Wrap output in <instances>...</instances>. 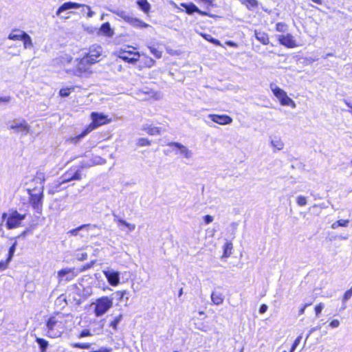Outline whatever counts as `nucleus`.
I'll return each instance as SVG.
<instances>
[{"mask_svg": "<svg viewBox=\"0 0 352 352\" xmlns=\"http://www.w3.org/2000/svg\"><path fill=\"white\" fill-rule=\"evenodd\" d=\"M16 243H14L10 248V250H9V254H8V261H10L12 256H13V254L14 253V251H15V248H16Z\"/></svg>", "mask_w": 352, "mask_h": 352, "instance_id": "obj_41", "label": "nucleus"}, {"mask_svg": "<svg viewBox=\"0 0 352 352\" xmlns=\"http://www.w3.org/2000/svg\"><path fill=\"white\" fill-rule=\"evenodd\" d=\"M96 225H91V224H84L78 226L75 229L70 230L67 232L68 235L72 236H79L80 238H84L85 236V232L87 234L89 230L91 228H96Z\"/></svg>", "mask_w": 352, "mask_h": 352, "instance_id": "obj_10", "label": "nucleus"}, {"mask_svg": "<svg viewBox=\"0 0 352 352\" xmlns=\"http://www.w3.org/2000/svg\"><path fill=\"white\" fill-rule=\"evenodd\" d=\"M296 203L300 206H303L307 204V198L304 196L300 195L296 199Z\"/></svg>", "mask_w": 352, "mask_h": 352, "instance_id": "obj_37", "label": "nucleus"}, {"mask_svg": "<svg viewBox=\"0 0 352 352\" xmlns=\"http://www.w3.org/2000/svg\"><path fill=\"white\" fill-rule=\"evenodd\" d=\"M25 217V214H21L17 211L13 212L7 220V226L9 229H12L19 226L22 220Z\"/></svg>", "mask_w": 352, "mask_h": 352, "instance_id": "obj_11", "label": "nucleus"}, {"mask_svg": "<svg viewBox=\"0 0 352 352\" xmlns=\"http://www.w3.org/2000/svg\"><path fill=\"white\" fill-rule=\"evenodd\" d=\"M77 64L76 69L74 70L73 74L76 76H80L82 73L87 72L89 67L94 64L89 59L85 56L80 60H76Z\"/></svg>", "mask_w": 352, "mask_h": 352, "instance_id": "obj_7", "label": "nucleus"}, {"mask_svg": "<svg viewBox=\"0 0 352 352\" xmlns=\"http://www.w3.org/2000/svg\"><path fill=\"white\" fill-rule=\"evenodd\" d=\"M33 182L39 184L40 186L32 190L28 189L30 202L33 208L38 212H41L43 206V189L45 175L41 172L36 173Z\"/></svg>", "mask_w": 352, "mask_h": 352, "instance_id": "obj_1", "label": "nucleus"}, {"mask_svg": "<svg viewBox=\"0 0 352 352\" xmlns=\"http://www.w3.org/2000/svg\"><path fill=\"white\" fill-rule=\"evenodd\" d=\"M277 38L281 45L288 48H294L297 46L294 36L290 34H287L286 35H278Z\"/></svg>", "mask_w": 352, "mask_h": 352, "instance_id": "obj_13", "label": "nucleus"}, {"mask_svg": "<svg viewBox=\"0 0 352 352\" xmlns=\"http://www.w3.org/2000/svg\"><path fill=\"white\" fill-rule=\"evenodd\" d=\"M9 262L10 261H8V260H6V261H0V270H6L8 267Z\"/></svg>", "mask_w": 352, "mask_h": 352, "instance_id": "obj_52", "label": "nucleus"}, {"mask_svg": "<svg viewBox=\"0 0 352 352\" xmlns=\"http://www.w3.org/2000/svg\"><path fill=\"white\" fill-rule=\"evenodd\" d=\"M267 310V306L265 304L262 305L259 308V312L264 314Z\"/></svg>", "mask_w": 352, "mask_h": 352, "instance_id": "obj_55", "label": "nucleus"}, {"mask_svg": "<svg viewBox=\"0 0 352 352\" xmlns=\"http://www.w3.org/2000/svg\"><path fill=\"white\" fill-rule=\"evenodd\" d=\"M202 1L211 4L212 3V0H201Z\"/></svg>", "mask_w": 352, "mask_h": 352, "instance_id": "obj_63", "label": "nucleus"}, {"mask_svg": "<svg viewBox=\"0 0 352 352\" xmlns=\"http://www.w3.org/2000/svg\"><path fill=\"white\" fill-rule=\"evenodd\" d=\"M340 325V322L338 320H333L329 323V326L332 328H337Z\"/></svg>", "mask_w": 352, "mask_h": 352, "instance_id": "obj_53", "label": "nucleus"}, {"mask_svg": "<svg viewBox=\"0 0 352 352\" xmlns=\"http://www.w3.org/2000/svg\"><path fill=\"white\" fill-rule=\"evenodd\" d=\"M105 162V160L101 158L100 157H95L93 161L94 164H103Z\"/></svg>", "mask_w": 352, "mask_h": 352, "instance_id": "obj_46", "label": "nucleus"}, {"mask_svg": "<svg viewBox=\"0 0 352 352\" xmlns=\"http://www.w3.org/2000/svg\"><path fill=\"white\" fill-rule=\"evenodd\" d=\"M278 32H285L287 30V25L284 23H278L276 25Z\"/></svg>", "mask_w": 352, "mask_h": 352, "instance_id": "obj_39", "label": "nucleus"}, {"mask_svg": "<svg viewBox=\"0 0 352 352\" xmlns=\"http://www.w3.org/2000/svg\"><path fill=\"white\" fill-rule=\"evenodd\" d=\"M168 146L177 148L180 155L186 159H190L192 157L193 153L192 151L179 142H171L168 144Z\"/></svg>", "mask_w": 352, "mask_h": 352, "instance_id": "obj_16", "label": "nucleus"}, {"mask_svg": "<svg viewBox=\"0 0 352 352\" xmlns=\"http://www.w3.org/2000/svg\"><path fill=\"white\" fill-rule=\"evenodd\" d=\"M254 35L256 39L262 44L267 45L269 43V37L265 32L255 30Z\"/></svg>", "mask_w": 352, "mask_h": 352, "instance_id": "obj_24", "label": "nucleus"}, {"mask_svg": "<svg viewBox=\"0 0 352 352\" xmlns=\"http://www.w3.org/2000/svg\"><path fill=\"white\" fill-rule=\"evenodd\" d=\"M271 144L273 146V148L277 151H280L284 147V143L279 138H276L274 140H272L271 141Z\"/></svg>", "mask_w": 352, "mask_h": 352, "instance_id": "obj_30", "label": "nucleus"}, {"mask_svg": "<svg viewBox=\"0 0 352 352\" xmlns=\"http://www.w3.org/2000/svg\"><path fill=\"white\" fill-rule=\"evenodd\" d=\"M102 53V48L99 45H92L89 48V52L87 54L85 55L86 57H87L91 62H93L94 64L96 63L97 58L100 56Z\"/></svg>", "mask_w": 352, "mask_h": 352, "instance_id": "obj_17", "label": "nucleus"}, {"mask_svg": "<svg viewBox=\"0 0 352 352\" xmlns=\"http://www.w3.org/2000/svg\"><path fill=\"white\" fill-rule=\"evenodd\" d=\"M116 294L119 297V300H122L126 294V291H118L116 292Z\"/></svg>", "mask_w": 352, "mask_h": 352, "instance_id": "obj_54", "label": "nucleus"}, {"mask_svg": "<svg viewBox=\"0 0 352 352\" xmlns=\"http://www.w3.org/2000/svg\"><path fill=\"white\" fill-rule=\"evenodd\" d=\"M232 243L231 242H226L223 247V258H228L232 254Z\"/></svg>", "mask_w": 352, "mask_h": 352, "instance_id": "obj_27", "label": "nucleus"}, {"mask_svg": "<svg viewBox=\"0 0 352 352\" xmlns=\"http://www.w3.org/2000/svg\"><path fill=\"white\" fill-rule=\"evenodd\" d=\"M302 340V335L298 336L294 340L289 352H294Z\"/></svg>", "mask_w": 352, "mask_h": 352, "instance_id": "obj_38", "label": "nucleus"}, {"mask_svg": "<svg viewBox=\"0 0 352 352\" xmlns=\"http://www.w3.org/2000/svg\"><path fill=\"white\" fill-rule=\"evenodd\" d=\"M205 38L208 41H209L210 42H211L213 44H215V45H220V42L219 41L212 38L210 35H206L205 36Z\"/></svg>", "mask_w": 352, "mask_h": 352, "instance_id": "obj_45", "label": "nucleus"}, {"mask_svg": "<svg viewBox=\"0 0 352 352\" xmlns=\"http://www.w3.org/2000/svg\"><path fill=\"white\" fill-rule=\"evenodd\" d=\"M72 271H73V270L71 269V268H66V269H63V270H60L58 272V278H59V282H60L63 280H64L65 276H66V275H67L68 274L72 272Z\"/></svg>", "mask_w": 352, "mask_h": 352, "instance_id": "obj_32", "label": "nucleus"}, {"mask_svg": "<svg viewBox=\"0 0 352 352\" xmlns=\"http://www.w3.org/2000/svg\"><path fill=\"white\" fill-rule=\"evenodd\" d=\"M208 118L217 124L226 125L232 123V118L226 115L210 114Z\"/></svg>", "mask_w": 352, "mask_h": 352, "instance_id": "obj_15", "label": "nucleus"}, {"mask_svg": "<svg viewBox=\"0 0 352 352\" xmlns=\"http://www.w3.org/2000/svg\"><path fill=\"white\" fill-rule=\"evenodd\" d=\"M183 294V289L181 288L179 291L178 296L180 297Z\"/></svg>", "mask_w": 352, "mask_h": 352, "instance_id": "obj_64", "label": "nucleus"}, {"mask_svg": "<svg viewBox=\"0 0 352 352\" xmlns=\"http://www.w3.org/2000/svg\"><path fill=\"white\" fill-rule=\"evenodd\" d=\"M118 56L121 59L130 63H135L138 61L140 56L138 53H133L124 50L120 51Z\"/></svg>", "mask_w": 352, "mask_h": 352, "instance_id": "obj_14", "label": "nucleus"}, {"mask_svg": "<svg viewBox=\"0 0 352 352\" xmlns=\"http://www.w3.org/2000/svg\"><path fill=\"white\" fill-rule=\"evenodd\" d=\"M204 220L206 224H209L213 221V217L211 215L207 214L204 217Z\"/></svg>", "mask_w": 352, "mask_h": 352, "instance_id": "obj_50", "label": "nucleus"}, {"mask_svg": "<svg viewBox=\"0 0 352 352\" xmlns=\"http://www.w3.org/2000/svg\"><path fill=\"white\" fill-rule=\"evenodd\" d=\"M137 3L143 12L145 13L149 12L151 6L146 0H138Z\"/></svg>", "mask_w": 352, "mask_h": 352, "instance_id": "obj_28", "label": "nucleus"}, {"mask_svg": "<svg viewBox=\"0 0 352 352\" xmlns=\"http://www.w3.org/2000/svg\"><path fill=\"white\" fill-rule=\"evenodd\" d=\"M248 8L256 7L258 4L256 0H241Z\"/></svg>", "mask_w": 352, "mask_h": 352, "instance_id": "obj_35", "label": "nucleus"}, {"mask_svg": "<svg viewBox=\"0 0 352 352\" xmlns=\"http://www.w3.org/2000/svg\"><path fill=\"white\" fill-rule=\"evenodd\" d=\"M211 300L216 305H221L224 300V296L219 292H212L211 294Z\"/></svg>", "mask_w": 352, "mask_h": 352, "instance_id": "obj_23", "label": "nucleus"}, {"mask_svg": "<svg viewBox=\"0 0 352 352\" xmlns=\"http://www.w3.org/2000/svg\"><path fill=\"white\" fill-rule=\"evenodd\" d=\"M91 344L88 342H78L74 344V346L78 349H89Z\"/></svg>", "mask_w": 352, "mask_h": 352, "instance_id": "obj_36", "label": "nucleus"}, {"mask_svg": "<svg viewBox=\"0 0 352 352\" xmlns=\"http://www.w3.org/2000/svg\"><path fill=\"white\" fill-rule=\"evenodd\" d=\"M142 129L146 131L149 135H159L161 133L160 128L157 126H151L148 124H145L143 126Z\"/></svg>", "mask_w": 352, "mask_h": 352, "instance_id": "obj_25", "label": "nucleus"}, {"mask_svg": "<svg viewBox=\"0 0 352 352\" xmlns=\"http://www.w3.org/2000/svg\"><path fill=\"white\" fill-rule=\"evenodd\" d=\"M338 225L342 227H346L349 223L348 219H340L338 221Z\"/></svg>", "mask_w": 352, "mask_h": 352, "instance_id": "obj_51", "label": "nucleus"}, {"mask_svg": "<svg viewBox=\"0 0 352 352\" xmlns=\"http://www.w3.org/2000/svg\"><path fill=\"white\" fill-rule=\"evenodd\" d=\"M310 304H305L300 310H299V314H303L305 313V310L306 309V307L307 306H309Z\"/></svg>", "mask_w": 352, "mask_h": 352, "instance_id": "obj_58", "label": "nucleus"}, {"mask_svg": "<svg viewBox=\"0 0 352 352\" xmlns=\"http://www.w3.org/2000/svg\"><path fill=\"white\" fill-rule=\"evenodd\" d=\"M138 144L140 146H149L151 144V141L146 138H140L138 140Z\"/></svg>", "mask_w": 352, "mask_h": 352, "instance_id": "obj_40", "label": "nucleus"}, {"mask_svg": "<svg viewBox=\"0 0 352 352\" xmlns=\"http://www.w3.org/2000/svg\"><path fill=\"white\" fill-rule=\"evenodd\" d=\"M110 11L122 19L125 22L130 24L134 28H148L149 26L148 24L144 23V21H141L140 19L133 16L130 13L127 12L126 11L122 10H110Z\"/></svg>", "mask_w": 352, "mask_h": 352, "instance_id": "obj_2", "label": "nucleus"}, {"mask_svg": "<svg viewBox=\"0 0 352 352\" xmlns=\"http://www.w3.org/2000/svg\"><path fill=\"white\" fill-rule=\"evenodd\" d=\"M100 31L103 34L109 37L113 35V31L111 30L109 23H103L100 28Z\"/></svg>", "mask_w": 352, "mask_h": 352, "instance_id": "obj_26", "label": "nucleus"}, {"mask_svg": "<svg viewBox=\"0 0 352 352\" xmlns=\"http://www.w3.org/2000/svg\"><path fill=\"white\" fill-rule=\"evenodd\" d=\"M11 100L10 96L0 97V102H8Z\"/></svg>", "mask_w": 352, "mask_h": 352, "instance_id": "obj_56", "label": "nucleus"}, {"mask_svg": "<svg viewBox=\"0 0 352 352\" xmlns=\"http://www.w3.org/2000/svg\"><path fill=\"white\" fill-rule=\"evenodd\" d=\"M70 94V89L66 88V89H61L59 91V94L62 97H67Z\"/></svg>", "mask_w": 352, "mask_h": 352, "instance_id": "obj_44", "label": "nucleus"}, {"mask_svg": "<svg viewBox=\"0 0 352 352\" xmlns=\"http://www.w3.org/2000/svg\"><path fill=\"white\" fill-rule=\"evenodd\" d=\"M325 208L326 206L324 204H314L312 206V208Z\"/></svg>", "mask_w": 352, "mask_h": 352, "instance_id": "obj_59", "label": "nucleus"}, {"mask_svg": "<svg viewBox=\"0 0 352 352\" xmlns=\"http://www.w3.org/2000/svg\"><path fill=\"white\" fill-rule=\"evenodd\" d=\"M95 263H96V261H91L90 263H87V264L85 265L81 268L80 271H81V272H84V271H85V270H88V269L91 268V267L94 266V265L95 264Z\"/></svg>", "mask_w": 352, "mask_h": 352, "instance_id": "obj_47", "label": "nucleus"}, {"mask_svg": "<svg viewBox=\"0 0 352 352\" xmlns=\"http://www.w3.org/2000/svg\"><path fill=\"white\" fill-rule=\"evenodd\" d=\"M91 131V127H87L80 135L75 137H71L67 140V142L70 144H77L80 140L85 137L88 133Z\"/></svg>", "mask_w": 352, "mask_h": 352, "instance_id": "obj_21", "label": "nucleus"}, {"mask_svg": "<svg viewBox=\"0 0 352 352\" xmlns=\"http://www.w3.org/2000/svg\"><path fill=\"white\" fill-rule=\"evenodd\" d=\"M21 41H23V47L25 49L32 48L33 47V43H32V38L30 36V35L28 34L27 33H25L23 35V38Z\"/></svg>", "mask_w": 352, "mask_h": 352, "instance_id": "obj_29", "label": "nucleus"}, {"mask_svg": "<svg viewBox=\"0 0 352 352\" xmlns=\"http://www.w3.org/2000/svg\"><path fill=\"white\" fill-rule=\"evenodd\" d=\"M113 221L118 223V226H124L129 229V231H133L135 229V225L126 222L125 220L120 218L118 214L113 213Z\"/></svg>", "mask_w": 352, "mask_h": 352, "instance_id": "obj_20", "label": "nucleus"}, {"mask_svg": "<svg viewBox=\"0 0 352 352\" xmlns=\"http://www.w3.org/2000/svg\"><path fill=\"white\" fill-rule=\"evenodd\" d=\"M323 307H324V305H323L322 303H319L318 305L316 306L315 311H316V315L317 316L320 315V314L321 313Z\"/></svg>", "mask_w": 352, "mask_h": 352, "instance_id": "obj_48", "label": "nucleus"}, {"mask_svg": "<svg viewBox=\"0 0 352 352\" xmlns=\"http://www.w3.org/2000/svg\"><path fill=\"white\" fill-rule=\"evenodd\" d=\"M313 2L316 3H318V4H322V1L321 0H311Z\"/></svg>", "mask_w": 352, "mask_h": 352, "instance_id": "obj_62", "label": "nucleus"}, {"mask_svg": "<svg viewBox=\"0 0 352 352\" xmlns=\"http://www.w3.org/2000/svg\"><path fill=\"white\" fill-rule=\"evenodd\" d=\"M24 31L15 29L12 31V32L8 35V39L12 41H21L23 38V35L25 34Z\"/></svg>", "mask_w": 352, "mask_h": 352, "instance_id": "obj_22", "label": "nucleus"}, {"mask_svg": "<svg viewBox=\"0 0 352 352\" xmlns=\"http://www.w3.org/2000/svg\"><path fill=\"white\" fill-rule=\"evenodd\" d=\"M151 52L155 56V58H160L162 57V52L155 47L154 46H148Z\"/></svg>", "mask_w": 352, "mask_h": 352, "instance_id": "obj_34", "label": "nucleus"}, {"mask_svg": "<svg viewBox=\"0 0 352 352\" xmlns=\"http://www.w3.org/2000/svg\"><path fill=\"white\" fill-rule=\"evenodd\" d=\"M122 318V314H120L119 316H116L115 319L111 322L110 327H111L114 330L117 329L118 324L120 323Z\"/></svg>", "mask_w": 352, "mask_h": 352, "instance_id": "obj_33", "label": "nucleus"}, {"mask_svg": "<svg viewBox=\"0 0 352 352\" xmlns=\"http://www.w3.org/2000/svg\"><path fill=\"white\" fill-rule=\"evenodd\" d=\"M36 341L39 345L41 352H45V350L48 346V342L45 339L40 338H36Z\"/></svg>", "mask_w": 352, "mask_h": 352, "instance_id": "obj_31", "label": "nucleus"}, {"mask_svg": "<svg viewBox=\"0 0 352 352\" xmlns=\"http://www.w3.org/2000/svg\"><path fill=\"white\" fill-rule=\"evenodd\" d=\"M94 305V314L97 317L103 316L112 306L113 300L108 296H102L92 303Z\"/></svg>", "mask_w": 352, "mask_h": 352, "instance_id": "obj_4", "label": "nucleus"}, {"mask_svg": "<svg viewBox=\"0 0 352 352\" xmlns=\"http://www.w3.org/2000/svg\"><path fill=\"white\" fill-rule=\"evenodd\" d=\"M76 258L78 261H84L87 258V254L86 252L78 253L76 254Z\"/></svg>", "mask_w": 352, "mask_h": 352, "instance_id": "obj_43", "label": "nucleus"}, {"mask_svg": "<svg viewBox=\"0 0 352 352\" xmlns=\"http://www.w3.org/2000/svg\"><path fill=\"white\" fill-rule=\"evenodd\" d=\"M80 179L81 175L79 170H75L74 172L71 170L63 175L62 183H66L72 180H80Z\"/></svg>", "mask_w": 352, "mask_h": 352, "instance_id": "obj_18", "label": "nucleus"}, {"mask_svg": "<svg viewBox=\"0 0 352 352\" xmlns=\"http://www.w3.org/2000/svg\"><path fill=\"white\" fill-rule=\"evenodd\" d=\"M318 329V327H313L312 329H311V330L309 331V332L308 333V334L306 336V339H305V341H307V340L309 338V337L310 336V335L315 331H316L317 329ZM306 342H305V343Z\"/></svg>", "mask_w": 352, "mask_h": 352, "instance_id": "obj_57", "label": "nucleus"}, {"mask_svg": "<svg viewBox=\"0 0 352 352\" xmlns=\"http://www.w3.org/2000/svg\"><path fill=\"white\" fill-rule=\"evenodd\" d=\"M352 296V286H351V288L349 290H347L344 294V296H343V301H346L348 300L349 298H351Z\"/></svg>", "mask_w": 352, "mask_h": 352, "instance_id": "obj_42", "label": "nucleus"}, {"mask_svg": "<svg viewBox=\"0 0 352 352\" xmlns=\"http://www.w3.org/2000/svg\"><path fill=\"white\" fill-rule=\"evenodd\" d=\"M340 226L338 225V222H336V223H333L331 226V228L333 229H336L338 227H339Z\"/></svg>", "mask_w": 352, "mask_h": 352, "instance_id": "obj_61", "label": "nucleus"}, {"mask_svg": "<svg viewBox=\"0 0 352 352\" xmlns=\"http://www.w3.org/2000/svg\"><path fill=\"white\" fill-rule=\"evenodd\" d=\"M81 7H85L88 10V12H87L88 17H92L94 16V12L93 11H91L90 6H85V5L80 4V3H76V2H72V1L65 2L63 4H62L57 10L56 14L58 16H60V14L64 11H66V10H70V9H76V8H79Z\"/></svg>", "mask_w": 352, "mask_h": 352, "instance_id": "obj_6", "label": "nucleus"}, {"mask_svg": "<svg viewBox=\"0 0 352 352\" xmlns=\"http://www.w3.org/2000/svg\"><path fill=\"white\" fill-rule=\"evenodd\" d=\"M346 104L350 108L349 111L352 114V103L345 101Z\"/></svg>", "mask_w": 352, "mask_h": 352, "instance_id": "obj_60", "label": "nucleus"}, {"mask_svg": "<svg viewBox=\"0 0 352 352\" xmlns=\"http://www.w3.org/2000/svg\"><path fill=\"white\" fill-rule=\"evenodd\" d=\"M91 118L92 122L87 127H91V131L108 122L107 116L102 113L92 112L91 114Z\"/></svg>", "mask_w": 352, "mask_h": 352, "instance_id": "obj_8", "label": "nucleus"}, {"mask_svg": "<svg viewBox=\"0 0 352 352\" xmlns=\"http://www.w3.org/2000/svg\"><path fill=\"white\" fill-rule=\"evenodd\" d=\"M62 322L56 316H51L46 322L47 336L58 338L62 333Z\"/></svg>", "mask_w": 352, "mask_h": 352, "instance_id": "obj_3", "label": "nucleus"}, {"mask_svg": "<svg viewBox=\"0 0 352 352\" xmlns=\"http://www.w3.org/2000/svg\"><path fill=\"white\" fill-rule=\"evenodd\" d=\"M103 273L109 283L112 286H116L120 283V273L112 269L104 270Z\"/></svg>", "mask_w": 352, "mask_h": 352, "instance_id": "obj_12", "label": "nucleus"}, {"mask_svg": "<svg viewBox=\"0 0 352 352\" xmlns=\"http://www.w3.org/2000/svg\"><path fill=\"white\" fill-rule=\"evenodd\" d=\"M10 129L14 131L15 133H22L23 135H27L30 133V126L25 120L21 121H13L10 126Z\"/></svg>", "mask_w": 352, "mask_h": 352, "instance_id": "obj_9", "label": "nucleus"}, {"mask_svg": "<svg viewBox=\"0 0 352 352\" xmlns=\"http://www.w3.org/2000/svg\"><path fill=\"white\" fill-rule=\"evenodd\" d=\"M270 88L274 95L279 100L280 104L283 106H291L293 108L296 107V103L292 100L287 93L274 84L270 85Z\"/></svg>", "mask_w": 352, "mask_h": 352, "instance_id": "obj_5", "label": "nucleus"}, {"mask_svg": "<svg viewBox=\"0 0 352 352\" xmlns=\"http://www.w3.org/2000/svg\"><path fill=\"white\" fill-rule=\"evenodd\" d=\"M181 6L184 7L186 9V12L188 14H192L193 12H197L201 15L206 16L208 14L206 12L200 10L195 4L193 3H181Z\"/></svg>", "mask_w": 352, "mask_h": 352, "instance_id": "obj_19", "label": "nucleus"}, {"mask_svg": "<svg viewBox=\"0 0 352 352\" xmlns=\"http://www.w3.org/2000/svg\"><path fill=\"white\" fill-rule=\"evenodd\" d=\"M91 333L90 332V331L89 329H84L82 330L80 335H79V338H83V337H85V336H91Z\"/></svg>", "mask_w": 352, "mask_h": 352, "instance_id": "obj_49", "label": "nucleus"}]
</instances>
